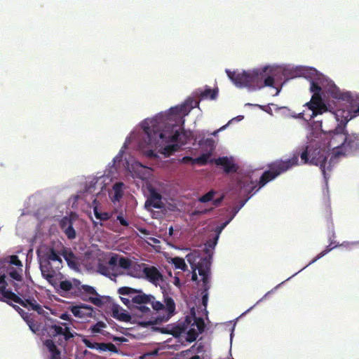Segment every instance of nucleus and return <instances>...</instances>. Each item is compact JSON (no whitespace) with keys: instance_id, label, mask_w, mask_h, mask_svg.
Instances as JSON below:
<instances>
[{"instance_id":"nucleus-1","label":"nucleus","mask_w":359,"mask_h":359,"mask_svg":"<svg viewBox=\"0 0 359 359\" xmlns=\"http://www.w3.org/2000/svg\"><path fill=\"white\" fill-rule=\"evenodd\" d=\"M346 135V124H338L334 130L326 133L325 138L327 140L328 149L318 148L311 151L309 147H306L300 154H294L289 159L276 160L271 163L268 165L269 170L264 171L260 177L258 182L259 188L257 191L278 176L297 165L299 156L303 163L309 162L312 165L319 166L325 179L327 180V172L332 170L337 163L339 156L344 154L338 149H344Z\"/></svg>"},{"instance_id":"nucleus-2","label":"nucleus","mask_w":359,"mask_h":359,"mask_svg":"<svg viewBox=\"0 0 359 359\" xmlns=\"http://www.w3.org/2000/svg\"><path fill=\"white\" fill-rule=\"evenodd\" d=\"M172 118L165 120L163 116H159L145 120L142 124L143 130L147 135V144L165 156L177 151L180 146L187 143L191 135L190 131L173 123Z\"/></svg>"},{"instance_id":"nucleus-3","label":"nucleus","mask_w":359,"mask_h":359,"mask_svg":"<svg viewBox=\"0 0 359 359\" xmlns=\"http://www.w3.org/2000/svg\"><path fill=\"white\" fill-rule=\"evenodd\" d=\"M163 297L162 311H151L148 304L133 306L130 312L134 320L145 327L168 321L175 313V303L172 297Z\"/></svg>"},{"instance_id":"nucleus-4","label":"nucleus","mask_w":359,"mask_h":359,"mask_svg":"<svg viewBox=\"0 0 359 359\" xmlns=\"http://www.w3.org/2000/svg\"><path fill=\"white\" fill-rule=\"evenodd\" d=\"M118 293L121 295H126L132 298L133 306L150 304L154 311H162L163 309L162 302L156 301L153 295L147 294L142 290L124 286L118 289Z\"/></svg>"},{"instance_id":"nucleus-5","label":"nucleus","mask_w":359,"mask_h":359,"mask_svg":"<svg viewBox=\"0 0 359 359\" xmlns=\"http://www.w3.org/2000/svg\"><path fill=\"white\" fill-rule=\"evenodd\" d=\"M271 73V69L269 67H264L262 69L250 71L249 88L252 89H260L265 86L273 87L274 78Z\"/></svg>"},{"instance_id":"nucleus-6","label":"nucleus","mask_w":359,"mask_h":359,"mask_svg":"<svg viewBox=\"0 0 359 359\" xmlns=\"http://www.w3.org/2000/svg\"><path fill=\"white\" fill-rule=\"evenodd\" d=\"M321 90L320 86L317 83L313 81L311 82L310 90L313 93V95L310 102L304 104V106L307 107L309 109L312 111V114L310 115V119L328 111L327 107L321 97Z\"/></svg>"},{"instance_id":"nucleus-7","label":"nucleus","mask_w":359,"mask_h":359,"mask_svg":"<svg viewBox=\"0 0 359 359\" xmlns=\"http://www.w3.org/2000/svg\"><path fill=\"white\" fill-rule=\"evenodd\" d=\"M80 280L77 279H73V281L68 280H62L60 283H57L59 290L61 291L60 294L65 296L62 293H71L76 297H80L83 300L88 301L93 304L97 306H100L102 304V301L100 297H89L88 299L83 297V294L81 292L80 288Z\"/></svg>"},{"instance_id":"nucleus-8","label":"nucleus","mask_w":359,"mask_h":359,"mask_svg":"<svg viewBox=\"0 0 359 359\" xmlns=\"http://www.w3.org/2000/svg\"><path fill=\"white\" fill-rule=\"evenodd\" d=\"M3 268L6 273L15 280H22V263L17 255L6 257L2 262Z\"/></svg>"},{"instance_id":"nucleus-9","label":"nucleus","mask_w":359,"mask_h":359,"mask_svg":"<svg viewBox=\"0 0 359 359\" xmlns=\"http://www.w3.org/2000/svg\"><path fill=\"white\" fill-rule=\"evenodd\" d=\"M60 269V268H56V266H53L52 263L48 260L40 261V270L42 276L55 288L57 285V276L60 273L58 271Z\"/></svg>"},{"instance_id":"nucleus-10","label":"nucleus","mask_w":359,"mask_h":359,"mask_svg":"<svg viewBox=\"0 0 359 359\" xmlns=\"http://www.w3.org/2000/svg\"><path fill=\"white\" fill-rule=\"evenodd\" d=\"M199 275L202 277V303L206 306L208 300V290L210 288V263L205 260L199 267Z\"/></svg>"},{"instance_id":"nucleus-11","label":"nucleus","mask_w":359,"mask_h":359,"mask_svg":"<svg viewBox=\"0 0 359 359\" xmlns=\"http://www.w3.org/2000/svg\"><path fill=\"white\" fill-rule=\"evenodd\" d=\"M49 334L51 337L62 336L65 341H69L74 335H79L76 332H72L70 328L65 323H59V324L50 325L48 326Z\"/></svg>"},{"instance_id":"nucleus-12","label":"nucleus","mask_w":359,"mask_h":359,"mask_svg":"<svg viewBox=\"0 0 359 359\" xmlns=\"http://www.w3.org/2000/svg\"><path fill=\"white\" fill-rule=\"evenodd\" d=\"M191 322V318L187 316L184 322L179 323L175 325H169L166 327H155L154 329L161 333L170 334L177 337L186 332Z\"/></svg>"},{"instance_id":"nucleus-13","label":"nucleus","mask_w":359,"mask_h":359,"mask_svg":"<svg viewBox=\"0 0 359 359\" xmlns=\"http://www.w3.org/2000/svg\"><path fill=\"white\" fill-rule=\"evenodd\" d=\"M226 73L228 77L237 87L249 88L250 71L239 72L238 71L231 72L229 69H226Z\"/></svg>"},{"instance_id":"nucleus-14","label":"nucleus","mask_w":359,"mask_h":359,"mask_svg":"<svg viewBox=\"0 0 359 359\" xmlns=\"http://www.w3.org/2000/svg\"><path fill=\"white\" fill-rule=\"evenodd\" d=\"M144 277L151 283L157 285L163 280V276L160 271L154 266L143 264Z\"/></svg>"},{"instance_id":"nucleus-15","label":"nucleus","mask_w":359,"mask_h":359,"mask_svg":"<svg viewBox=\"0 0 359 359\" xmlns=\"http://www.w3.org/2000/svg\"><path fill=\"white\" fill-rule=\"evenodd\" d=\"M111 316L119 321L125 323L132 321L133 317L130 312H126V311L121 308L118 304L113 303L111 305Z\"/></svg>"},{"instance_id":"nucleus-16","label":"nucleus","mask_w":359,"mask_h":359,"mask_svg":"<svg viewBox=\"0 0 359 359\" xmlns=\"http://www.w3.org/2000/svg\"><path fill=\"white\" fill-rule=\"evenodd\" d=\"M70 311L75 317L80 318L92 317L94 312L93 308L91 306L85 304L73 306L70 308Z\"/></svg>"},{"instance_id":"nucleus-17","label":"nucleus","mask_w":359,"mask_h":359,"mask_svg":"<svg viewBox=\"0 0 359 359\" xmlns=\"http://www.w3.org/2000/svg\"><path fill=\"white\" fill-rule=\"evenodd\" d=\"M163 205L161 194L153 188L149 189V196L145 202V207L161 209Z\"/></svg>"},{"instance_id":"nucleus-18","label":"nucleus","mask_w":359,"mask_h":359,"mask_svg":"<svg viewBox=\"0 0 359 359\" xmlns=\"http://www.w3.org/2000/svg\"><path fill=\"white\" fill-rule=\"evenodd\" d=\"M4 299L12 300L13 302L20 305L25 304L23 299L18 297L15 293L10 290L6 289L5 285H0V300L6 302L8 304H10L7 300Z\"/></svg>"},{"instance_id":"nucleus-19","label":"nucleus","mask_w":359,"mask_h":359,"mask_svg":"<svg viewBox=\"0 0 359 359\" xmlns=\"http://www.w3.org/2000/svg\"><path fill=\"white\" fill-rule=\"evenodd\" d=\"M217 165H221L224 168V171L226 173H233L236 172L238 166L231 161H230L226 156L219 157L212 160Z\"/></svg>"},{"instance_id":"nucleus-20","label":"nucleus","mask_w":359,"mask_h":359,"mask_svg":"<svg viewBox=\"0 0 359 359\" xmlns=\"http://www.w3.org/2000/svg\"><path fill=\"white\" fill-rule=\"evenodd\" d=\"M199 258V253L197 251H194L192 252H190L187 255L186 259L189 264L191 265V268H197L198 271L199 272V267L201 266L202 263L205 260L208 262L210 263V267L211 266V261L210 258H208L207 257L201 258L199 261L197 262V259Z\"/></svg>"},{"instance_id":"nucleus-21","label":"nucleus","mask_w":359,"mask_h":359,"mask_svg":"<svg viewBox=\"0 0 359 359\" xmlns=\"http://www.w3.org/2000/svg\"><path fill=\"white\" fill-rule=\"evenodd\" d=\"M344 149L346 151H355L359 149V135L347 133Z\"/></svg>"},{"instance_id":"nucleus-22","label":"nucleus","mask_w":359,"mask_h":359,"mask_svg":"<svg viewBox=\"0 0 359 359\" xmlns=\"http://www.w3.org/2000/svg\"><path fill=\"white\" fill-rule=\"evenodd\" d=\"M41 260H48L50 262H55L56 263V268L62 266V260L53 248H49Z\"/></svg>"},{"instance_id":"nucleus-23","label":"nucleus","mask_w":359,"mask_h":359,"mask_svg":"<svg viewBox=\"0 0 359 359\" xmlns=\"http://www.w3.org/2000/svg\"><path fill=\"white\" fill-rule=\"evenodd\" d=\"M61 255L71 269H75L78 268L79 263L77 257L70 249H63Z\"/></svg>"},{"instance_id":"nucleus-24","label":"nucleus","mask_w":359,"mask_h":359,"mask_svg":"<svg viewBox=\"0 0 359 359\" xmlns=\"http://www.w3.org/2000/svg\"><path fill=\"white\" fill-rule=\"evenodd\" d=\"M143 264H132V267L130 269V271L128 273V275H130L132 277L134 278H140L142 277V275L141 274V271L143 273Z\"/></svg>"},{"instance_id":"nucleus-25","label":"nucleus","mask_w":359,"mask_h":359,"mask_svg":"<svg viewBox=\"0 0 359 359\" xmlns=\"http://www.w3.org/2000/svg\"><path fill=\"white\" fill-rule=\"evenodd\" d=\"M80 288H81V292L83 294V297L89 298L90 297H88V294L91 295H95L97 297H98L99 294L95 290V289L90 285H81L80 284Z\"/></svg>"},{"instance_id":"nucleus-26","label":"nucleus","mask_w":359,"mask_h":359,"mask_svg":"<svg viewBox=\"0 0 359 359\" xmlns=\"http://www.w3.org/2000/svg\"><path fill=\"white\" fill-rule=\"evenodd\" d=\"M123 187V182H116L113 185L112 189L114 191V201H119V200L122 198Z\"/></svg>"},{"instance_id":"nucleus-27","label":"nucleus","mask_w":359,"mask_h":359,"mask_svg":"<svg viewBox=\"0 0 359 359\" xmlns=\"http://www.w3.org/2000/svg\"><path fill=\"white\" fill-rule=\"evenodd\" d=\"M217 95V90L211 89L210 88H208L205 90L201 91L200 93V97L202 99L210 97V99L214 100L216 98Z\"/></svg>"},{"instance_id":"nucleus-28","label":"nucleus","mask_w":359,"mask_h":359,"mask_svg":"<svg viewBox=\"0 0 359 359\" xmlns=\"http://www.w3.org/2000/svg\"><path fill=\"white\" fill-rule=\"evenodd\" d=\"M172 263L176 269H181L184 271L187 270V266L183 258L175 257L172 259Z\"/></svg>"},{"instance_id":"nucleus-29","label":"nucleus","mask_w":359,"mask_h":359,"mask_svg":"<svg viewBox=\"0 0 359 359\" xmlns=\"http://www.w3.org/2000/svg\"><path fill=\"white\" fill-rule=\"evenodd\" d=\"M210 156H211V152L203 154L200 156L195 158L194 160H193V165H194V164H198L201 165H206Z\"/></svg>"},{"instance_id":"nucleus-30","label":"nucleus","mask_w":359,"mask_h":359,"mask_svg":"<svg viewBox=\"0 0 359 359\" xmlns=\"http://www.w3.org/2000/svg\"><path fill=\"white\" fill-rule=\"evenodd\" d=\"M133 261L125 257H119L118 266L123 269L129 270L132 267Z\"/></svg>"},{"instance_id":"nucleus-31","label":"nucleus","mask_w":359,"mask_h":359,"mask_svg":"<svg viewBox=\"0 0 359 359\" xmlns=\"http://www.w3.org/2000/svg\"><path fill=\"white\" fill-rule=\"evenodd\" d=\"M216 194V191L214 190H210L205 194L203 195L198 198V201L201 203H208L210 201H212V199L214 198L215 195Z\"/></svg>"},{"instance_id":"nucleus-32","label":"nucleus","mask_w":359,"mask_h":359,"mask_svg":"<svg viewBox=\"0 0 359 359\" xmlns=\"http://www.w3.org/2000/svg\"><path fill=\"white\" fill-rule=\"evenodd\" d=\"M336 246L337 245H332V243H330V244L326 247V249L322 251L320 253H319L312 261L309 262V264H311L316 262L318 259L325 256L327 253H328L330 251L334 249Z\"/></svg>"},{"instance_id":"nucleus-33","label":"nucleus","mask_w":359,"mask_h":359,"mask_svg":"<svg viewBox=\"0 0 359 359\" xmlns=\"http://www.w3.org/2000/svg\"><path fill=\"white\" fill-rule=\"evenodd\" d=\"M192 325L196 326L197 327L198 332L199 333H202L205 328V323L203 318H201L194 317Z\"/></svg>"},{"instance_id":"nucleus-34","label":"nucleus","mask_w":359,"mask_h":359,"mask_svg":"<svg viewBox=\"0 0 359 359\" xmlns=\"http://www.w3.org/2000/svg\"><path fill=\"white\" fill-rule=\"evenodd\" d=\"M73 224V220L71 217H64L60 222V227L64 231L68 226Z\"/></svg>"},{"instance_id":"nucleus-35","label":"nucleus","mask_w":359,"mask_h":359,"mask_svg":"<svg viewBox=\"0 0 359 359\" xmlns=\"http://www.w3.org/2000/svg\"><path fill=\"white\" fill-rule=\"evenodd\" d=\"M97 271L104 276H107V277H110L111 276V272H110V269L109 268L103 264H99L98 266H97Z\"/></svg>"},{"instance_id":"nucleus-36","label":"nucleus","mask_w":359,"mask_h":359,"mask_svg":"<svg viewBox=\"0 0 359 359\" xmlns=\"http://www.w3.org/2000/svg\"><path fill=\"white\" fill-rule=\"evenodd\" d=\"M25 302L24 305H22L23 307L28 308L29 309L34 310V308H36V306L39 304L34 299H26L23 300Z\"/></svg>"},{"instance_id":"nucleus-37","label":"nucleus","mask_w":359,"mask_h":359,"mask_svg":"<svg viewBox=\"0 0 359 359\" xmlns=\"http://www.w3.org/2000/svg\"><path fill=\"white\" fill-rule=\"evenodd\" d=\"M198 333L199 332L195 330L194 328L189 329L187 332V341H189V342L194 341L197 339Z\"/></svg>"},{"instance_id":"nucleus-38","label":"nucleus","mask_w":359,"mask_h":359,"mask_svg":"<svg viewBox=\"0 0 359 359\" xmlns=\"http://www.w3.org/2000/svg\"><path fill=\"white\" fill-rule=\"evenodd\" d=\"M63 232L65 233L67 237L70 240L74 239L76 238V231L73 227V224L68 226L67 229H65Z\"/></svg>"},{"instance_id":"nucleus-39","label":"nucleus","mask_w":359,"mask_h":359,"mask_svg":"<svg viewBox=\"0 0 359 359\" xmlns=\"http://www.w3.org/2000/svg\"><path fill=\"white\" fill-rule=\"evenodd\" d=\"M200 144H204L205 147L210 149L211 151L215 149V140L212 138H207L205 140H201L199 142Z\"/></svg>"},{"instance_id":"nucleus-40","label":"nucleus","mask_w":359,"mask_h":359,"mask_svg":"<svg viewBox=\"0 0 359 359\" xmlns=\"http://www.w3.org/2000/svg\"><path fill=\"white\" fill-rule=\"evenodd\" d=\"M43 344L50 352L57 349L56 345L52 339H46Z\"/></svg>"},{"instance_id":"nucleus-41","label":"nucleus","mask_w":359,"mask_h":359,"mask_svg":"<svg viewBox=\"0 0 359 359\" xmlns=\"http://www.w3.org/2000/svg\"><path fill=\"white\" fill-rule=\"evenodd\" d=\"M105 327L106 325L104 323L99 321L92 327L91 330L94 333H99L101 329Z\"/></svg>"},{"instance_id":"nucleus-42","label":"nucleus","mask_w":359,"mask_h":359,"mask_svg":"<svg viewBox=\"0 0 359 359\" xmlns=\"http://www.w3.org/2000/svg\"><path fill=\"white\" fill-rule=\"evenodd\" d=\"M121 300L123 302V304H125L128 309H129V311H130L132 306H133L132 302V298H130L129 296L128 297H121Z\"/></svg>"},{"instance_id":"nucleus-43","label":"nucleus","mask_w":359,"mask_h":359,"mask_svg":"<svg viewBox=\"0 0 359 359\" xmlns=\"http://www.w3.org/2000/svg\"><path fill=\"white\" fill-rule=\"evenodd\" d=\"M82 341L89 348H92V349L97 348V343H96V342L92 343L90 340H88V339H86L85 337L82 339Z\"/></svg>"},{"instance_id":"nucleus-44","label":"nucleus","mask_w":359,"mask_h":359,"mask_svg":"<svg viewBox=\"0 0 359 359\" xmlns=\"http://www.w3.org/2000/svg\"><path fill=\"white\" fill-rule=\"evenodd\" d=\"M116 219L120 222V224L123 226H129V222H128V220L126 219H125L122 215V213L119 214L117 217H116Z\"/></svg>"},{"instance_id":"nucleus-45","label":"nucleus","mask_w":359,"mask_h":359,"mask_svg":"<svg viewBox=\"0 0 359 359\" xmlns=\"http://www.w3.org/2000/svg\"><path fill=\"white\" fill-rule=\"evenodd\" d=\"M118 259H119V257L118 255H112L110 257L109 260L108 261L109 265L112 266H116L117 264V263L118 262Z\"/></svg>"},{"instance_id":"nucleus-46","label":"nucleus","mask_w":359,"mask_h":359,"mask_svg":"<svg viewBox=\"0 0 359 359\" xmlns=\"http://www.w3.org/2000/svg\"><path fill=\"white\" fill-rule=\"evenodd\" d=\"M111 217V214L109 212H101L100 213L99 216H97V219H100L101 221H107Z\"/></svg>"},{"instance_id":"nucleus-47","label":"nucleus","mask_w":359,"mask_h":359,"mask_svg":"<svg viewBox=\"0 0 359 359\" xmlns=\"http://www.w3.org/2000/svg\"><path fill=\"white\" fill-rule=\"evenodd\" d=\"M9 305L12 306L15 310H16L21 316L23 317L24 319H26L28 318V314L25 313L22 309H20L18 306L14 305L13 304H9Z\"/></svg>"},{"instance_id":"nucleus-48","label":"nucleus","mask_w":359,"mask_h":359,"mask_svg":"<svg viewBox=\"0 0 359 359\" xmlns=\"http://www.w3.org/2000/svg\"><path fill=\"white\" fill-rule=\"evenodd\" d=\"M229 221H226L224 223H222L221 225L218 226L216 227V232L217 233V236H216V239L218 238L219 237V234L222 232V231L225 228V226L229 224Z\"/></svg>"},{"instance_id":"nucleus-49","label":"nucleus","mask_w":359,"mask_h":359,"mask_svg":"<svg viewBox=\"0 0 359 359\" xmlns=\"http://www.w3.org/2000/svg\"><path fill=\"white\" fill-rule=\"evenodd\" d=\"M25 320L27 322V324L29 325L31 330L34 332H36V331L38 330V326L33 323L32 320H29L28 318H27Z\"/></svg>"},{"instance_id":"nucleus-50","label":"nucleus","mask_w":359,"mask_h":359,"mask_svg":"<svg viewBox=\"0 0 359 359\" xmlns=\"http://www.w3.org/2000/svg\"><path fill=\"white\" fill-rule=\"evenodd\" d=\"M50 353V359H60L61 352L58 348Z\"/></svg>"},{"instance_id":"nucleus-51","label":"nucleus","mask_w":359,"mask_h":359,"mask_svg":"<svg viewBox=\"0 0 359 359\" xmlns=\"http://www.w3.org/2000/svg\"><path fill=\"white\" fill-rule=\"evenodd\" d=\"M107 351L112 353H118L116 346L112 343H107Z\"/></svg>"},{"instance_id":"nucleus-52","label":"nucleus","mask_w":359,"mask_h":359,"mask_svg":"<svg viewBox=\"0 0 359 359\" xmlns=\"http://www.w3.org/2000/svg\"><path fill=\"white\" fill-rule=\"evenodd\" d=\"M101 351H107V343H97V348Z\"/></svg>"},{"instance_id":"nucleus-53","label":"nucleus","mask_w":359,"mask_h":359,"mask_svg":"<svg viewBox=\"0 0 359 359\" xmlns=\"http://www.w3.org/2000/svg\"><path fill=\"white\" fill-rule=\"evenodd\" d=\"M223 198H224L223 196H221L220 198H218L216 199L213 198L212 201V204L213 205L214 207H218L222 202Z\"/></svg>"},{"instance_id":"nucleus-54","label":"nucleus","mask_w":359,"mask_h":359,"mask_svg":"<svg viewBox=\"0 0 359 359\" xmlns=\"http://www.w3.org/2000/svg\"><path fill=\"white\" fill-rule=\"evenodd\" d=\"M34 311H36L40 315L45 316V311L39 304L36 306V308H34ZM46 313L47 314L46 312Z\"/></svg>"},{"instance_id":"nucleus-55","label":"nucleus","mask_w":359,"mask_h":359,"mask_svg":"<svg viewBox=\"0 0 359 359\" xmlns=\"http://www.w3.org/2000/svg\"><path fill=\"white\" fill-rule=\"evenodd\" d=\"M6 276L5 273L0 275V285H5V287H7L8 283L6 280Z\"/></svg>"},{"instance_id":"nucleus-56","label":"nucleus","mask_w":359,"mask_h":359,"mask_svg":"<svg viewBox=\"0 0 359 359\" xmlns=\"http://www.w3.org/2000/svg\"><path fill=\"white\" fill-rule=\"evenodd\" d=\"M212 209H213V208H211L210 209H204V210H195L194 215L205 214L207 212H210Z\"/></svg>"},{"instance_id":"nucleus-57","label":"nucleus","mask_w":359,"mask_h":359,"mask_svg":"<svg viewBox=\"0 0 359 359\" xmlns=\"http://www.w3.org/2000/svg\"><path fill=\"white\" fill-rule=\"evenodd\" d=\"M191 269H192L191 280L193 281H197L198 280V276H197V273L196 272V271L197 270V268H191Z\"/></svg>"},{"instance_id":"nucleus-58","label":"nucleus","mask_w":359,"mask_h":359,"mask_svg":"<svg viewBox=\"0 0 359 359\" xmlns=\"http://www.w3.org/2000/svg\"><path fill=\"white\" fill-rule=\"evenodd\" d=\"M170 111L172 114L171 116H177L179 114L180 109L178 107L171 108Z\"/></svg>"},{"instance_id":"nucleus-59","label":"nucleus","mask_w":359,"mask_h":359,"mask_svg":"<svg viewBox=\"0 0 359 359\" xmlns=\"http://www.w3.org/2000/svg\"><path fill=\"white\" fill-rule=\"evenodd\" d=\"M60 318L64 320H67V321L71 320L70 316L67 313L61 314Z\"/></svg>"},{"instance_id":"nucleus-60","label":"nucleus","mask_w":359,"mask_h":359,"mask_svg":"<svg viewBox=\"0 0 359 359\" xmlns=\"http://www.w3.org/2000/svg\"><path fill=\"white\" fill-rule=\"evenodd\" d=\"M147 156L150 157V158H156L157 157V155L155 153L154 151L153 150H149L147 152Z\"/></svg>"},{"instance_id":"nucleus-61","label":"nucleus","mask_w":359,"mask_h":359,"mask_svg":"<svg viewBox=\"0 0 359 359\" xmlns=\"http://www.w3.org/2000/svg\"><path fill=\"white\" fill-rule=\"evenodd\" d=\"M193 160H194V158H193L192 157H190V156H185L182 158V161L184 163H189V162H191V163L193 165Z\"/></svg>"},{"instance_id":"nucleus-62","label":"nucleus","mask_w":359,"mask_h":359,"mask_svg":"<svg viewBox=\"0 0 359 359\" xmlns=\"http://www.w3.org/2000/svg\"><path fill=\"white\" fill-rule=\"evenodd\" d=\"M113 340L114 341H120V342H123V341H126V339L123 337H114L113 338Z\"/></svg>"},{"instance_id":"nucleus-63","label":"nucleus","mask_w":359,"mask_h":359,"mask_svg":"<svg viewBox=\"0 0 359 359\" xmlns=\"http://www.w3.org/2000/svg\"><path fill=\"white\" fill-rule=\"evenodd\" d=\"M226 126H227V125L223 126H222V127H221L219 129H218V130H215V131L212 133V135H214V136L217 135V133H218L220 130H224V128H226Z\"/></svg>"},{"instance_id":"nucleus-64","label":"nucleus","mask_w":359,"mask_h":359,"mask_svg":"<svg viewBox=\"0 0 359 359\" xmlns=\"http://www.w3.org/2000/svg\"><path fill=\"white\" fill-rule=\"evenodd\" d=\"M93 212H94V215H95V217L97 218V216H99V215L100 213V212H98V208L97 206L94 207Z\"/></svg>"}]
</instances>
